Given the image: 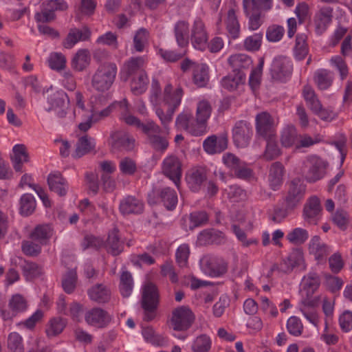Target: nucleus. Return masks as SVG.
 <instances>
[{"label": "nucleus", "mask_w": 352, "mask_h": 352, "mask_svg": "<svg viewBox=\"0 0 352 352\" xmlns=\"http://www.w3.org/2000/svg\"><path fill=\"white\" fill-rule=\"evenodd\" d=\"M172 91V85H167L164 91L163 107L157 108L155 111L165 130H167L168 124L171 122L173 116L179 106L183 96V90L181 87L177 88L173 92Z\"/></svg>", "instance_id": "f257e3e1"}, {"label": "nucleus", "mask_w": 352, "mask_h": 352, "mask_svg": "<svg viewBox=\"0 0 352 352\" xmlns=\"http://www.w3.org/2000/svg\"><path fill=\"white\" fill-rule=\"evenodd\" d=\"M114 63L106 62L100 65L91 78V85L98 92L108 91L112 86L117 74Z\"/></svg>", "instance_id": "f03ea898"}, {"label": "nucleus", "mask_w": 352, "mask_h": 352, "mask_svg": "<svg viewBox=\"0 0 352 352\" xmlns=\"http://www.w3.org/2000/svg\"><path fill=\"white\" fill-rule=\"evenodd\" d=\"M159 302L160 294L157 286L152 283H146L142 288L141 298L144 320L149 322L155 318Z\"/></svg>", "instance_id": "7ed1b4c3"}, {"label": "nucleus", "mask_w": 352, "mask_h": 352, "mask_svg": "<svg viewBox=\"0 0 352 352\" xmlns=\"http://www.w3.org/2000/svg\"><path fill=\"white\" fill-rule=\"evenodd\" d=\"M287 186V191L284 197V202L287 210H293L304 199L306 186L299 178H294L288 183Z\"/></svg>", "instance_id": "20e7f679"}, {"label": "nucleus", "mask_w": 352, "mask_h": 352, "mask_svg": "<svg viewBox=\"0 0 352 352\" xmlns=\"http://www.w3.org/2000/svg\"><path fill=\"white\" fill-rule=\"evenodd\" d=\"M326 167L327 164L322 159L312 156L303 163L302 173L307 182L314 183L324 176Z\"/></svg>", "instance_id": "39448f33"}, {"label": "nucleus", "mask_w": 352, "mask_h": 352, "mask_svg": "<svg viewBox=\"0 0 352 352\" xmlns=\"http://www.w3.org/2000/svg\"><path fill=\"white\" fill-rule=\"evenodd\" d=\"M177 201V192L169 187L154 189L148 197L149 204L153 205L161 202L168 210H174Z\"/></svg>", "instance_id": "423d86ee"}, {"label": "nucleus", "mask_w": 352, "mask_h": 352, "mask_svg": "<svg viewBox=\"0 0 352 352\" xmlns=\"http://www.w3.org/2000/svg\"><path fill=\"white\" fill-rule=\"evenodd\" d=\"M195 315L188 306H179L172 311L170 324L175 331H186L195 321Z\"/></svg>", "instance_id": "0eeeda50"}, {"label": "nucleus", "mask_w": 352, "mask_h": 352, "mask_svg": "<svg viewBox=\"0 0 352 352\" xmlns=\"http://www.w3.org/2000/svg\"><path fill=\"white\" fill-rule=\"evenodd\" d=\"M223 164L236 177L243 179L250 178L252 170L248 164L231 153H226L222 158Z\"/></svg>", "instance_id": "6e6552de"}, {"label": "nucleus", "mask_w": 352, "mask_h": 352, "mask_svg": "<svg viewBox=\"0 0 352 352\" xmlns=\"http://www.w3.org/2000/svg\"><path fill=\"white\" fill-rule=\"evenodd\" d=\"M162 132L161 127L152 120L143 133L151 146L159 152L165 151L168 146L167 139L160 135Z\"/></svg>", "instance_id": "1a4fd4ad"}, {"label": "nucleus", "mask_w": 352, "mask_h": 352, "mask_svg": "<svg viewBox=\"0 0 352 352\" xmlns=\"http://www.w3.org/2000/svg\"><path fill=\"white\" fill-rule=\"evenodd\" d=\"M253 135L251 124L245 120L237 121L232 129V139L236 146L245 148Z\"/></svg>", "instance_id": "9d476101"}, {"label": "nucleus", "mask_w": 352, "mask_h": 352, "mask_svg": "<svg viewBox=\"0 0 352 352\" xmlns=\"http://www.w3.org/2000/svg\"><path fill=\"white\" fill-rule=\"evenodd\" d=\"M256 130L258 135L264 139L274 138L275 122L272 116L267 112H262L256 117Z\"/></svg>", "instance_id": "9b49d317"}, {"label": "nucleus", "mask_w": 352, "mask_h": 352, "mask_svg": "<svg viewBox=\"0 0 352 352\" xmlns=\"http://www.w3.org/2000/svg\"><path fill=\"white\" fill-rule=\"evenodd\" d=\"M143 57H132L126 61L120 71V79L126 82L130 78L146 73Z\"/></svg>", "instance_id": "f8f14e48"}, {"label": "nucleus", "mask_w": 352, "mask_h": 352, "mask_svg": "<svg viewBox=\"0 0 352 352\" xmlns=\"http://www.w3.org/2000/svg\"><path fill=\"white\" fill-rule=\"evenodd\" d=\"M162 173L179 188L182 177V163L175 155L166 157L162 164Z\"/></svg>", "instance_id": "ddd939ff"}, {"label": "nucleus", "mask_w": 352, "mask_h": 352, "mask_svg": "<svg viewBox=\"0 0 352 352\" xmlns=\"http://www.w3.org/2000/svg\"><path fill=\"white\" fill-rule=\"evenodd\" d=\"M50 107L47 109L56 112L59 118H63L67 115V110L69 108V99L67 94L63 90L53 92L48 97Z\"/></svg>", "instance_id": "4468645a"}, {"label": "nucleus", "mask_w": 352, "mask_h": 352, "mask_svg": "<svg viewBox=\"0 0 352 352\" xmlns=\"http://www.w3.org/2000/svg\"><path fill=\"white\" fill-rule=\"evenodd\" d=\"M208 178V170L204 166H195L190 168L186 174V181L188 188L192 192H199Z\"/></svg>", "instance_id": "2eb2a0df"}, {"label": "nucleus", "mask_w": 352, "mask_h": 352, "mask_svg": "<svg viewBox=\"0 0 352 352\" xmlns=\"http://www.w3.org/2000/svg\"><path fill=\"white\" fill-rule=\"evenodd\" d=\"M292 65L289 60L284 56L276 58L272 65L271 75L273 79L284 81L292 74Z\"/></svg>", "instance_id": "dca6fc26"}, {"label": "nucleus", "mask_w": 352, "mask_h": 352, "mask_svg": "<svg viewBox=\"0 0 352 352\" xmlns=\"http://www.w3.org/2000/svg\"><path fill=\"white\" fill-rule=\"evenodd\" d=\"M144 201L133 195H127L120 200L119 210L122 215L140 214L144 212Z\"/></svg>", "instance_id": "f3484780"}, {"label": "nucleus", "mask_w": 352, "mask_h": 352, "mask_svg": "<svg viewBox=\"0 0 352 352\" xmlns=\"http://www.w3.org/2000/svg\"><path fill=\"white\" fill-rule=\"evenodd\" d=\"M109 145L113 150L129 151L135 146V139L124 131H115L111 134Z\"/></svg>", "instance_id": "a211bd4d"}, {"label": "nucleus", "mask_w": 352, "mask_h": 352, "mask_svg": "<svg viewBox=\"0 0 352 352\" xmlns=\"http://www.w3.org/2000/svg\"><path fill=\"white\" fill-rule=\"evenodd\" d=\"M333 19V8L324 6L314 16V25L317 34L321 35L327 29Z\"/></svg>", "instance_id": "6ab92c4d"}, {"label": "nucleus", "mask_w": 352, "mask_h": 352, "mask_svg": "<svg viewBox=\"0 0 352 352\" xmlns=\"http://www.w3.org/2000/svg\"><path fill=\"white\" fill-rule=\"evenodd\" d=\"M208 36L205 25L200 19L195 21L191 34V43L195 48L204 50L207 47Z\"/></svg>", "instance_id": "aec40b11"}, {"label": "nucleus", "mask_w": 352, "mask_h": 352, "mask_svg": "<svg viewBox=\"0 0 352 352\" xmlns=\"http://www.w3.org/2000/svg\"><path fill=\"white\" fill-rule=\"evenodd\" d=\"M320 285V278L314 272H311L304 276L301 282V293L303 298L318 299L312 298Z\"/></svg>", "instance_id": "412c9836"}, {"label": "nucleus", "mask_w": 352, "mask_h": 352, "mask_svg": "<svg viewBox=\"0 0 352 352\" xmlns=\"http://www.w3.org/2000/svg\"><path fill=\"white\" fill-rule=\"evenodd\" d=\"M85 319L89 325L103 328L110 322L111 318L105 310L100 308H93L86 312Z\"/></svg>", "instance_id": "4be33fe9"}, {"label": "nucleus", "mask_w": 352, "mask_h": 352, "mask_svg": "<svg viewBox=\"0 0 352 352\" xmlns=\"http://www.w3.org/2000/svg\"><path fill=\"white\" fill-rule=\"evenodd\" d=\"M211 112L212 107L208 101L201 100L197 104L195 122L198 127L197 132L199 131L201 135L206 132L207 121Z\"/></svg>", "instance_id": "5701e85b"}, {"label": "nucleus", "mask_w": 352, "mask_h": 352, "mask_svg": "<svg viewBox=\"0 0 352 352\" xmlns=\"http://www.w3.org/2000/svg\"><path fill=\"white\" fill-rule=\"evenodd\" d=\"M321 210L319 199L316 196L311 197L304 206V218L308 223L316 224L320 217Z\"/></svg>", "instance_id": "b1692460"}, {"label": "nucleus", "mask_w": 352, "mask_h": 352, "mask_svg": "<svg viewBox=\"0 0 352 352\" xmlns=\"http://www.w3.org/2000/svg\"><path fill=\"white\" fill-rule=\"evenodd\" d=\"M112 111V107L109 106L100 111H95L93 108L87 111L86 118L84 121L78 124V129L82 132L87 131L93 125V124L107 118Z\"/></svg>", "instance_id": "393cba45"}, {"label": "nucleus", "mask_w": 352, "mask_h": 352, "mask_svg": "<svg viewBox=\"0 0 352 352\" xmlns=\"http://www.w3.org/2000/svg\"><path fill=\"white\" fill-rule=\"evenodd\" d=\"M91 36L90 30L85 26L81 29L78 28H72L68 34L67 35L65 39L63 42V45L65 48L71 49L79 41H85L89 39Z\"/></svg>", "instance_id": "a878e982"}, {"label": "nucleus", "mask_w": 352, "mask_h": 352, "mask_svg": "<svg viewBox=\"0 0 352 352\" xmlns=\"http://www.w3.org/2000/svg\"><path fill=\"white\" fill-rule=\"evenodd\" d=\"M309 250L318 263L325 262L327 256L330 253L329 248L321 241L318 236H314L311 238L309 245Z\"/></svg>", "instance_id": "bb28decb"}, {"label": "nucleus", "mask_w": 352, "mask_h": 352, "mask_svg": "<svg viewBox=\"0 0 352 352\" xmlns=\"http://www.w3.org/2000/svg\"><path fill=\"white\" fill-rule=\"evenodd\" d=\"M201 265L204 272L212 277L219 276L227 271L226 265H218L216 258L210 255H205L201 259Z\"/></svg>", "instance_id": "cd10ccee"}, {"label": "nucleus", "mask_w": 352, "mask_h": 352, "mask_svg": "<svg viewBox=\"0 0 352 352\" xmlns=\"http://www.w3.org/2000/svg\"><path fill=\"white\" fill-rule=\"evenodd\" d=\"M104 245L107 252L113 256H118L123 252L124 242L120 240L117 228H113L109 231Z\"/></svg>", "instance_id": "c85d7f7f"}, {"label": "nucleus", "mask_w": 352, "mask_h": 352, "mask_svg": "<svg viewBox=\"0 0 352 352\" xmlns=\"http://www.w3.org/2000/svg\"><path fill=\"white\" fill-rule=\"evenodd\" d=\"M54 233L52 226L49 223L38 224L30 233V239L44 245L47 244Z\"/></svg>", "instance_id": "c756f323"}, {"label": "nucleus", "mask_w": 352, "mask_h": 352, "mask_svg": "<svg viewBox=\"0 0 352 352\" xmlns=\"http://www.w3.org/2000/svg\"><path fill=\"white\" fill-rule=\"evenodd\" d=\"M47 184L50 190L59 196H65L67 192L68 184L65 178L59 172L51 173L47 177Z\"/></svg>", "instance_id": "7c9ffc66"}, {"label": "nucleus", "mask_w": 352, "mask_h": 352, "mask_svg": "<svg viewBox=\"0 0 352 352\" xmlns=\"http://www.w3.org/2000/svg\"><path fill=\"white\" fill-rule=\"evenodd\" d=\"M87 294L91 300L99 304L108 302L111 296L109 288L103 284L92 286L88 289Z\"/></svg>", "instance_id": "2f4dec72"}, {"label": "nucleus", "mask_w": 352, "mask_h": 352, "mask_svg": "<svg viewBox=\"0 0 352 352\" xmlns=\"http://www.w3.org/2000/svg\"><path fill=\"white\" fill-rule=\"evenodd\" d=\"M96 144L94 140L87 135L79 136L76 144V148L72 153L74 158H80L95 149Z\"/></svg>", "instance_id": "473e14b6"}, {"label": "nucleus", "mask_w": 352, "mask_h": 352, "mask_svg": "<svg viewBox=\"0 0 352 352\" xmlns=\"http://www.w3.org/2000/svg\"><path fill=\"white\" fill-rule=\"evenodd\" d=\"M198 243L200 245L210 244H221L225 241V236L223 232L214 230H205L198 236Z\"/></svg>", "instance_id": "72a5a7b5"}, {"label": "nucleus", "mask_w": 352, "mask_h": 352, "mask_svg": "<svg viewBox=\"0 0 352 352\" xmlns=\"http://www.w3.org/2000/svg\"><path fill=\"white\" fill-rule=\"evenodd\" d=\"M176 126L178 128L183 129L187 131L189 133L192 134L195 136H200L201 135L198 130L197 125L195 122V120L193 119V117L191 114L188 113H182L179 114L176 119L175 122Z\"/></svg>", "instance_id": "f704fd0d"}, {"label": "nucleus", "mask_w": 352, "mask_h": 352, "mask_svg": "<svg viewBox=\"0 0 352 352\" xmlns=\"http://www.w3.org/2000/svg\"><path fill=\"white\" fill-rule=\"evenodd\" d=\"M284 166L278 162H274L270 168L269 182L271 188L274 190L279 189L283 182Z\"/></svg>", "instance_id": "c9c22d12"}, {"label": "nucleus", "mask_w": 352, "mask_h": 352, "mask_svg": "<svg viewBox=\"0 0 352 352\" xmlns=\"http://www.w3.org/2000/svg\"><path fill=\"white\" fill-rule=\"evenodd\" d=\"M318 299L302 298L300 311L311 323L318 326L319 318L314 307L317 305Z\"/></svg>", "instance_id": "e433bc0d"}, {"label": "nucleus", "mask_w": 352, "mask_h": 352, "mask_svg": "<svg viewBox=\"0 0 352 352\" xmlns=\"http://www.w3.org/2000/svg\"><path fill=\"white\" fill-rule=\"evenodd\" d=\"M91 63V54L88 50L80 49L74 55L71 60L72 68L76 72H82Z\"/></svg>", "instance_id": "4c0bfd02"}, {"label": "nucleus", "mask_w": 352, "mask_h": 352, "mask_svg": "<svg viewBox=\"0 0 352 352\" xmlns=\"http://www.w3.org/2000/svg\"><path fill=\"white\" fill-rule=\"evenodd\" d=\"M228 62L232 68L234 73L243 72V69H249L252 64L251 58L243 54H237L230 56Z\"/></svg>", "instance_id": "58836bf2"}, {"label": "nucleus", "mask_w": 352, "mask_h": 352, "mask_svg": "<svg viewBox=\"0 0 352 352\" xmlns=\"http://www.w3.org/2000/svg\"><path fill=\"white\" fill-rule=\"evenodd\" d=\"M11 160L14 170L16 172H22L23 163L29 161V155L24 144H16L13 147Z\"/></svg>", "instance_id": "ea45409f"}, {"label": "nucleus", "mask_w": 352, "mask_h": 352, "mask_svg": "<svg viewBox=\"0 0 352 352\" xmlns=\"http://www.w3.org/2000/svg\"><path fill=\"white\" fill-rule=\"evenodd\" d=\"M302 259V256L300 252L292 253L286 260L282 261L278 265H274L272 271L278 270L281 272H290L294 267L300 264Z\"/></svg>", "instance_id": "a19ab883"}, {"label": "nucleus", "mask_w": 352, "mask_h": 352, "mask_svg": "<svg viewBox=\"0 0 352 352\" xmlns=\"http://www.w3.org/2000/svg\"><path fill=\"white\" fill-rule=\"evenodd\" d=\"M209 69L206 64L195 65L192 73V80L198 87H204L209 81Z\"/></svg>", "instance_id": "79ce46f5"}, {"label": "nucleus", "mask_w": 352, "mask_h": 352, "mask_svg": "<svg viewBox=\"0 0 352 352\" xmlns=\"http://www.w3.org/2000/svg\"><path fill=\"white\" fill-rule=\"evenodd\" d=\"M174 32L177 44L184 47L188 44L189 25L184 21L177 22L175 25Z\"/></svg>", "instance_id": "37998d69"}, {"label": "nucleus", "mask_w": 352, "mask_h": 352, "mask_svg": "<svg viewBox=\"0 0 352 352\" xmlns=\"http://www.w3.org/2000/svg\"><path fill=\"white\" fill-rule=\"evenodd\" d=\"M273 0H243V8L245 13L249 14V10L268 11L272 9Z\"/></svg>", "instance_id": "c03bdc74"}, {"label": "nucleus", "mask_w": 352, "mask_h": 352, "mask_svg": "<svg viewBox=\"0 0 352 352\" xmlns=\"http://www.w3.org/2000/svg\"><path fill=\"white\" fill-rule=\"evenodd\" d=\"M23 275L27 280L39 277L43 273L42 267L36 263L25 260L21 265Z\"/></svg>", "instance_id": "a18cd8bd"}, {"label": "nucleus", "mask_w": 352, "mask_h": 352, "mask_svg": "<svg viewBox=\"0 0 352 352\" xmlns=\"http://www.w3.org/2000/svg\"><path fill=\"white\" fill-rule=\"evenodd\" d=\"M245 80V75L243 72L234 73L225 76L221 80V85L223 88L229 90H236L239 85L243 84Z\"/></svg>", "instance_id": "49530a36"}, {"label": "nucleus", "mask_w": 352, "mask_h": 352, "mask_svg": "<svg viewBox=\"0 0 352 352\" xmlns=\"http://www.w3.org/2000/svg\"><path fill=\"white\" fill-rule=\"evenodd\" d=\"M133 288V278L129 271H122L120 277L119 289L124 298L130 296Z\"/></svg>", "instance_id": "de8ad7c7"}, {"label": "nucleus", "mask_w": 352, "mask_h": 352, "mask_svg": "<svg viewBox=\"0 0 352 352\" xmlns=\"http://www.w3.org/2000/svg\"><path fill=\"white\" fill-rule=\"evenodd\" d=\"M148 84V78L146 72L133 76L131 78L130 84L131 91L135 96L141 95L146 91Z\"/></svg>", "instance_id": "09e8293b"}, {"label": "nucleus", "mask_w": 352, "mask_h": 352, "mask_svg": "<svg viewBox=\"0 0 352 352\" xmlns=\"http://www.w3.org/2000/svg\"><path fill=\"white\" fill-rule=\"evenodd\" d=\"M67 325V320L60 317L52 318L45 329L46 334L48 338L55 337L59 335Z\"/></svg>", "instance_id": "8fccbe9b"}, {"label": "nucleus", "mask_w": 352, "mask_h": 352, "mask_svg": "<svg viewBox=\"0 0 352 352\" xmlns=\"http://www.w3.org/2000/svg\"><path fill=\"white\" fill-rule=\"evenodd\" d=\"M314 81L320 89L325 90L331 85L333 76L326 69H320L314 74Z\"/></svg>", "instance_id": "3c124183"}, {"label": "nucleus", "mask_w": 352, "mask_h": 352, "mask_svg": "<svg viewBox=\"0 0 352 352\" xmlns=\"http://www.w3.org/2000/svg\"><path fill=\"white\" fill-rule=\"evenodd\" d=\"M307 38L304 34L296 36L294 52L296 58L299 60L304 59L308 54Z\"/></svg>", "instance_id": "603ef678"}, {"label": "nucleus", "mask_w": 352, "mask_h": 352, "mask_svg": "<svg viewBox=\"0 0 352 352\" xmlns=\"http://www.w3.org/2000/svg\"><path fill=\"white\" fill-rule=\"evenodd\" d=\"M298 140V134L296 128L293 126H287L283 129L280 142L285 147H290L295 144Z\"/></svg>", "instance_id": "864d4df0"}, {"label": "nucleus", "mask_w": 352, "mask_h": 352, "mask_svg": "<svg viewBox=\"0 0 352 352\" xmlns=\"http://www.w3.org/2000/svg\"><path fill=\"white\" fill-rule=\"evenodd\" d=\"M7 346L9 352H24L21 336L17 332H11L8 336Z\"/></svg>", "instance_id": "5fc2aeb1"}, {"label": "nucleus", "mask_w": 352, "mask_h": 352, "mask_svg": "<svg viewBox=\"0 0 352 352\" xmlns=\"http://www.w3.org/2000/svg\"><path fill=\"white\" fill-rule=\"evenodd\" d=\"M142 333L144 339L153 345L164 346L167 343V339L157 334L151 327L143 328Z\"/></svg>", "instance_id": "6e6d98bb"}, {"label": "nucleus", "mask_w": 352, "mask_h": 352, "mask_svg": "<svg viewBox=\"0 0 352 352\" xmlns=\"http://www.w3.org/2000/svg\"><path fill=\"white\" fill-rule=\"evenodd\" d=\"M43 245L33 240L23 241L21 250L26 256L36 257L41 252V247Z\"/></svg>", "instance_id": "4d7b16f0"}, {"label": "nucleus", "mask_w": 352, "mask_h": 352, "mask_svg": "<svg viewBox=\"0 0 352 352\" xmlns=\"http://www.w3.org/2000/svg\"><path fill=\"white\" fill-rule=\"evenodd\" d=\"M226 23L229 34L233 38H236L239 35L240 25L234 9L228 10Z\"/></svg>", "instance_id": "13d9d810"}, {"label": "nucleus", "mask_w": 352, "mask_h": 352, "mask_svg": "<svg viewBox=\"0 0 352 352\" xmlns=\"http://www.w3.org/2000/svg\"><path fill=\"white\" fill-rule=\"evenodd\" d=\"M77 281V274L75 270H69L63 277L62 286L64 291L71 294L76 288Z\"/></svg>", "instance_id": "bf43d9fd"}, {"label": "nucleus", "mask_w": 352, "mask_h": 352, "mask_svg": "<svg viewBox=\"0 0 352 352\" xmlns=\"http://www.w3.org/2000/svg\"><path fill=\"white\" fill-rule=\"evenodd\" d=\"M302 95L304 99L307 103L308 107L311 111L316 110L318 108H319L321 103L318 99L314 89L311 86H304L302 89Z\"/></svg>", "instance_id": "052dcab7"}, {"label": "nucleus", "mask_w": 352, "mask_h": 352, "mask_svg": "<svg viewBox=\"0 0 352 352\" xmlns=\"http://www.w3.org/2000/svg\"><path fill=\"white\" fill-rule=\"evenodd\" d=\"M20 210L23 215H30L35 210L36 202L34 197L30 194H24L21 198Z\"/></svg>", "instance_id": "680f3d73"}, {"label": "nucleus", "mask_w": 352, "mask_h": 352, "mask_svg": "<svg viewBox=\"0 0 352 352\" xmlns=\"http://www.w3.org/2000/svg\"><path fill=\"white\" fill-rule=\"evenodd\" d=\"M149 33L144 28H140L133 38V45L135 51L141 52L148 43Z\"/></svg>", "instance_id": "e2e57ef3"}, {"label": "nucleus", "mask_w": 352, "mask_h": 352, "mask_svg": "<svg viewBox=\"0 0 352 352\" xmlns=\"http://www.w3.org/2000/svg\"><path fill=\"white\" fill-rule=\"evenodd\" d=\"M210 348V338L205 334L197 337L192 345L193 352H208Z\"/></svg>", "instance_id": "0e129e2a"}, {"label": "nucleus", "mask_w": 352, "mask_h": 352, "mask_svg": "<svg viewBox=\"0 0 352 352\" xmlns=\"http://www.w3.org/2000/svg\"><path fill=\"white\" fill-rule=\"evenodd\" d=\"M190 254V247L186 243L180 245L176 250V262L181 267H186Z\"/></svg>", "instance_id": "69168bd1"}, {"label": "nucleus", "mask_w": 352, "mask_h": 352, "mask_svg": "<svg viewBox=\"0 0 352 352\" xmlns=\"http://www.w3.org/2000/svg\"><path fill=\"white\" fill-rule=\"evenodd\" d=\"M287 239L292 243L302 244L308 239V232L305 229L297 228L287 235Z\"/></svg>", "instance_id": "338daca9"}, {"label": "nucleus", "mask_w": 352, "mask_h": 352, "mask_svg": "<svg viewBox=\"0 0 352 352\" xmlns=\"http://www.w3.org/2000/svg\"><path fill=\"white\" fill-rule=\"evenodd\" d=\"M263 34L256 33L252 36H248L243 43V47L247 51L256 52L258 51L261 45Z\"/></svg>", "instance_id": "774afa93"}]
</instances>
